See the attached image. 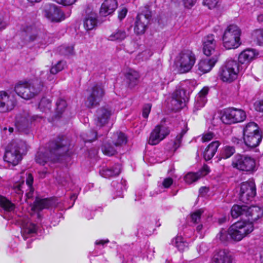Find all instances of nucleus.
Wrapping results in <instances>:
<instances>
[{"mask_svg": "<svg viewBox=\"0 0 263 263\" xmlns=\"http://www.w3.org/2000/svg\"><path fill=\"white\" fill-rule=\"evenodd\" d=\"M69 145V141L66 137H58L49 142L45 149H40L36 154L35 161L42 165L49 161H55L68 151Z\"/></svg>", "mask_w": 263, "mask_h": 263, "instance_id": "f257e3e1", "label": "nucleus"}, {"mask_svg": "<svg viewBox=\"0 0 263 263\" xmlns=\"http://www.w3.org/2000/svg\"><path fill=\"white\" fill-rule=\"evenodd\" d=\"M27 151V145L22 140L12 141L7 147L4 155V161L13 166L19 163L22 159V156Z\"/></svg>", "mask_w": 263, "mask_h": 263, "instance_id": "f03ea898", "label": "nucleus"}, {"mask_svg": "<svg viewBox=\"0 0 263 263\" xmlns=\"http://www.w3.org/2000/svg\"><path fill=\"white\" fill-rule=\"evenodd\" d=\"M21 30L26 43H34V45L40 47L46 45L48 42V35L33 24L23 25Z\"/></svg>", "mask_w": 263, "mask_h": 263, "instance_id": "7ed1b4c3", "label": "nucleus"}, {"mask_svg": "<svg viewBox=\"0 0 263 263\" xmlns=\"http://www.w3.org/2000/svg\"><path fill=\"white\" fill-rule=\"evenodd\" d=\"M43 83L39 79L19 82L15 87L16 93L22 98L29 100L37 95L42 90Z\"/></svg>", "mask_w": 263, "mask_h": 263, "instance_id": "20e7f679", "label": "nucleus"}, {"mask_svg": "<svg viewBox=\"0 0 263 263\" xmlns=\"http://www.w3.org/2000/svg\"><path fill=\"white\" fill-rule=\"evenodd\" d=\"M241 31L238 26L234 24L228 26L222 37L223 47L227 49L237 48L241 44Z\"/></svg>", "mask_w": 263, "mask_h": 263, "instance_id": "39448f33", "label": "nucleus"}, {"mask_svg": "<svg viewBox=\"0 0 263 263\" xmlns=\"http://www.w3.org/2000/svg\"><path fill=\"white\" fill-rule=\"evenodd\" d=\"M241 69V66L236 61L228 60L219 70L220 78L223 82H231L237 78V74Z\"/></svg>", "mask_w": 263, "mask_h": 263, "instance_id": "423d86ee", "label": "nucleus"}, {"mask_svg": "<svg viewBox=\"0 0 263 263\" xmlns=\"http://www.w3.org/2000/svg\"><path fill=\"white\" fill-rule=\"evenodd\" d=\"M253 230V225L246 221H239L233 224L228 229L231 239L239 241Z\"/></svg>", "mask_w": 263, "mask_h": 263, "instance_id": "0eeeda50", "label": "nucleus"}, {"mask_svg": "<svg viewBox=\"0 0 263 263\" xmlns=\"http://www.w3.org/2000/svg\"><path fill=\"white\" fill-rule=\"evenodd\" d=\"M246 117V114L243 110L229 107L224 109L221 120L226 124H232L243 122Z\"/></svg>", "mask_w": 263, "mask_h": 263, "instance_id": "6e6552de", "label": "nucleus"}, {"mask_svg": "<svg viewBox=\"0 0 263 263\" xmlns=\"http://www.w3.org/2000/svg\"><path fill=\"white\" fill-rule=\"evenodd\" d=\"M232 165L239 171L252 172L255 169L256 162L251 157L237 154L232 159Z\"/></svg>", "mask_w": 263, "mask_h": 263, "instance_id": "1a4fd4ad", "label": "nucleus"}, {"mask_svg": "<svg viewBox=\"0 0 263 263\" xmlns=\"http://www.w3.org/2000/svg\"><path fill=\"white\" fill-rule=\"evenodd\" d=\"M196 58L193 52L190 50L181 51L177 57V64L180 73L189 72L193 67Z\"/></svg>", "mask_w": 263, "mask_h": 263, "instance_id": "9d476101", "label": "nucleus"}, {"mask_svg": "<svg viewBox=\"0 0 263 263\" xmlns=\"http://www.w3.org/2000/svg\"><path fill=\"white\" fill-rule=\"evenodd\" d=\"M89 92L85 104L89 108L99 105L105 95L104 89L101 84L93 85L89 90Z\"/></svg>", "mask_w": 263, "mask_h": 263, "instance_id": "9b49d317", "label": "nucleus"}, {"mask_svg": "<svg viewBox=\"0 0 263 263\" xmlns=\"http://www.w3.org/2000/svg\"><path fill=\"white\" fill-rule=\"evenodd\" d=\"M256 185L253 180L243 182L240 186L239 200L243 203L251 201L256 195Z\"/></svg>", "mask_w": 263, "mask_h": 263, "instance_id": "f8f14e48", "label": "nucleus"}, {"mask_svg": "<svg viewBox=\"0 0 263 263\" xmlns=\"http://www.w3.org/2000/svg\"><path fill=\"white\" fill-rule=\"evenodd\" d=\"M45 16L51 22H60L64 20L66 16L59 7L54 4H49L44 8Z\"/></svg>", "mask_w": 263, "mask_h": 263, "instance_id": "ddd939ff", "label": "nucleus"}, {"mask_svg": "<svg viewBox=\"0 0 263 263\" xmlns=\"http://www.w3.org/2000/svg\"><path fill=\"white\" fill-rule=\"evenodd\" d=\"M169 133L170 131L167 127L158 125L151 132L148 142L151 145H156L163 140L169 134Z\"/></svg>", "mask_w": 263, "mask_h": 263, "instance_id": "4468645a", "label": "nucleus"}, {"mask_svg": "<svg viewBox=\"0 0 263 263\" xmlns=\"http://www.w3.org/2000/svg\"><path fill=\"white\" fill-rule=\"evenodd\" d=\"M217 42L215 40L213 34H209L205 36L203 40V51L204 54L206 56H210L212 54L219 55L218 51L216 50Z\"/></svg>", "mask_w": 263, "mask_h": 263, "instance_id": "2eb2a0df", "label": "nucleus"}, {"mask_svg": "<svg viewBox=\"0 0 263 263\" xmlns=\"http://www.w3.org/2000/svg\"><path fill=\"white\" fill-rule=\"evenodd\" d=\"M151 18L150 13L139 14L135 23L134 31L137 34H142L146 31Z\"/></svg>", "mask_w": 263, "mask_h": 263, "instance_id": "dca6fc26", "label": "nucleus"}, {"mask_svg": "<svg viewBox=\"0 0 263 263\" xmlns=\"http://www.w3.org/2000/svg\"><path fill=\"white\" fill-rule=\"evenodd\" d=\"M16 104L13 97L6 91H0V112H7L12 110Z\"/></svg>", "mask_w": 263, "mask_h": 263, "instance_id": "f3484780", "label": "nucleus"}, {"mask_svg": "<svg viewBox=\"0 0 263 263\" xmlns=\"http://www.w3.org/2000/svg\"><path fill=\"white\" fill-rule=\"evenodd\" d=\"M111 115V110L108 106H103L97 110L96 124L97 127H102L107 124Z\"/></svg>", "mask_w": 263, "mask_h": 263, "instance_id": "a211bd4d", "label": "nucleus"}, {"mask_svg": "<svg viewBox=\"0 0 263 263\" xmlns=\"http://www.w3.org/2000/svg\"><path fill=\"white\" fill-rule=\"evenodd\" d=\"M189 100V93L181 88H179L173 93L172 103L177 105V108H182L185 106L186 103Z\"/></svg>", "mask_w": 263, "mask_h": 263, "instance_id": "6ab92c4d", "label": "nucleus"}, {"mask_svg": "<svg viewBox=\"0 0 263 263\" xmlns=\"http://www.w3.org/2000/svg\"><path fill=\"white\" fill-rule=\"evenodd\" d=\"M263 216V210L259 206H252L247 208L246 216L247 218V223H253L262 217Z\"/></svg>", "mask_w": 263, "mask_h": 263, "instance_id": "aec40b11", "label": "nucleus"}, {"mask_svg": "<svg viewBox=\"0 0 263 263\" xmlns=\"http://www.w3.org/2000/svg\"><path fill=\"white\" fill-rule=\"evenodd\" d=\"M209 91V88L208 87H204L196 96L193 108L194 112L200 109L205 105L207 101L206 96Z\"/></svg>", "mask_w": 263, "mask_h": 263, "instance_id": "412c9836", "label": "nucleus"}, {"mask_svg": "<svg viewBox=\"0 0 263 263\" xmlns=\"http://www.w3.org/2000/svg\"><path fill=\"white\" fill-rule=\"evenodd\" d=\"M117 6L116 0H105L101 5L100 14L102 16H106L113 13Z\"/></svg>", "mask_w": 263, "mask_h": 263, "instance_id": "4be33fe9", "label": "nucleus"}, {"mask_svg": "<svg viewBox=\"0 0 263 263\" xmlns=\"http://www.w3.org/2000/svg\"><path fill=\"white\" fill-rule=\"evenodd\" d=\"M218 61L217 55H214L210 59L200 60L198 64V70L203 73L209 72Z\"/></svg>", "mask_w": 263, "mask_h": 263, "instance_id": "5701e85b", "label": "nucleus"}, {"mask_svg": "<svg viewBox=\"0 0 263 263\" xmlns=\"http://www.w3.org/2000/svg\"><path fill=\"white\" fill-rule=\"evenodd\" d=\"M125 82L130 88H134L138 85L139 79V73L133 69H129L125 74Z\"/></svg>", "mask_w": 263, "mask_h": 263, "instance_id": "b1692460", "label": "nucleus"}, {"mask_svg": "<svg viewBox=\"0 0 263 263\" xmlns=\"http://www.w3.org/2000/svg\"><path fill=\"white\" fill-rule=\"evenodd\" d=\"M262 139V135L261 133L256 134L243 135V141L245 144L251 148L257 146Z\"/></svg>", "mask_w": 263, "mask_h": 263, "instance_id": "393cba45", "label": "nucleus"}, {"mask_svg": "<svg viewBox=\"0 0 263 263\" xmlns=\"http://www.w3.org/2000/svg\"><path fill=\"white\" fill-rule=\"evenodd\" d=\"M232 257L227 250H220L214 255L213 263H232Z\"/></svg>", "mask_w": 263, "mask_h": 263, "instance_id": "a878e982", "label": "nucleus"}, {"mask_svg": "<svg viewBox=\"0 0 263 263\" xmlns=\"http://www.w3.org/2000/svg\"><path fill=\"white\" fill-rule=\"evenodd\" d=\"M209 172V168L207 165H204L203 170L196 173H189L184 177V180L188 184L192 183L196 181L202 176L206 175Z\"/></svg>", "mask_w": 263, "mask_h": 263, "instance_id": "bb28decb", "label": "nucleus"}, {"mask_svg": "<svg viewBox=\"0 0 263 263\" xmlns=\"http://www.w3.org/2000/svg\"><path fill=\"white\" fill-rule=\"evenodd\" d=\"M121 166L119 164H116L111 167H104L100 170V175L104 178H110L119 175Z\"/></svg>", "mask_w": 263, "mask_h": 263, "instance_id": "cd10ccee", "label": "nucleus"}, {"mask_svg": "<svg viewBox=\"0 0 263 263\" xmlns=\"http://www.w3.org/2000/svg\"><path fill=\"white\" fill-rule=\"evenodd\" d=\"M258 55L253 49H247L242 51L239 57V62L241 64H248L252 61Z\"/></svg>", "mask_w": 263, "mask_h": 263, "instance_id": "c85d7f7f", "label": "nucleus"}, {"mask_svg": "<svg viewBox=\"0 0 263 263\" xmlns=\"http://www.w3.org/2000/svg\"><path fill=\"white\" fill-rule=\"evenodd\" d=\"M220 143L218 141L211 142L205 148L203 153V157L206 161L211 160L215 155Z\"/></svg>", "mask_w": 263, "mask_h": 263, "instance_id": "c756f323", "label": "nucleus"}, {"mask_svg": "<svg viewBox=\"0 0 263 263\" xmlns=\"http://www.w3.org/2000/svg\"><path fill=\"white\" fill-rule=\"evenodd\" d=\"M54 205V203L52 200L49 199H36L32 208L34 210L40 211L44 209H48Z\"/></svg>", "mask_w": 263, "mask_h": 263, "instance_id": "7c9ffc66", "label": "nucleus"}, {"mask_svg": "<svg viewBox=\"0 0 263 263\" xmlns=\"http://www.w3.org/2000/svg\"><path fill=\"white\" fill-rule=\"evenodd\" d=\"M127 36L126 32L123 29H118L112 32L108 37L111 41L120 42L124 40Z\"/></svg>", "mask_w": 263, "mask_h": 263, "instance_id": "2f4dec72", "label": "nucleus"}, {"mask_svg": "<svg viewBox=\"0 0 263 263\" xmlns=\"http://www.w3.org/2000/svg\"><path fill=\"white\" fill-rule=\"evenodd\" d=\"M97 15L95 14L91 13L85 19L84 26L86 30H90L93 29L97 25Z\"/></svg>", "mask_w": 263, "mask_h": 263, "instance_id": "473e14b6", "label": "nucleus"}, {"mask_svg": "<svg viewBox=\"0 0 263 263\" xmlns=\"http://www.w3.org/2000/svg\"><path fill=\"white\" fill-rule=\"evenodd\" d=\"M247 206L239 205L237 204L234 205L231 209V215L233 218H236L239 216H246V212Z\"/></svg>", "mask_w": 263, "mask_h": 263, "instance_id": "72a5a7b5", "label": "nucleus"}, {"mask_svg": "<svg viewBox=\"0 0 263 263\" xmlns=\"http://www.w3.org/2000/svg\"><path fill=\"white\" fill-rule=\"evenodd\" d=\"M172 244L179 251H183L187 247V242L181 236H177L172 240Z\"/></svg>", "mask_w": 263, "mask_h": 263, "instance_id": "f704fd0d", "label": "nucleus"}, {"mask_svg": "<svg viewBox=\"0 0 263 263\" xmlns=\"http://www.w3.org/2000/svg\"><path fill=\"white\" fill-rule=\"evenodd\" d=\"M30 122L29 119L26 117H21L17 118L15 125L20 132H26L29 126Z\"/></svg>", "mask_w": 263, "mask_h": 263, "instance_id": "c9c22d12", "label": "nucleus"}, {"mask_svg": "<svg viewBox=\"0 0 263 263\" xmlns=\"http://www.w3.org/2000/svg\"><path fill=\"white\" fill-rule=\"evenodd\" d=\"M257 133L261 132L259 131L257 124L253 122L248 123L243 130V135H251Z\"/></svg>", "mask_w": 263, "mask_h": 263, "instance_id": "e433bc0d", "label": "nucleus"}, {"mask_svg": "<svg viewBox=\"0 0 263 263\" xmlns=\"http://www.w3.org/2000/svg\"><path fill=\"white\" fill-rule=\"evenodd\" d=\"M0 206L6 211L11 212L15 209V205L5 197L0 196Z\"/></svg>", "mask_w": 263, "mask_h": 263, "instance_id": "4c0bfd02", "label": "nucleus"}, {"mask_svg": "<svg viewBox=\"0 0 263 263\" xmlns=\"http://www.w3.org/2000/svg\"><path fill=\"white\" fill-rule=\"evenodd\" d=\"M67 103L66 101L62 99H59L56 102V116L60 117V116L65 111L67 108Z\"/></svg>", "mask_w": 263, "mask_h": 263, "instance_id": "58836bf2", "label": "nucleus"}, {"mask_svg": "<svg viewBox=\"0 0 263 263\" xmlns=\"http://www.w3.org/2000/svg\"><path fill=\"white\" fill-rule=\"evenodd\" d=\"M59 52L64 56H69L74 54V48L72 45H62L59 47Z\"/></svg>", "mask_w": 263, "mask_h": 263, "instance_id": "ea45409f", "label": "nucleus"}, {"mask_svg": "<svg viewBox=\"0 0 263 263\" xmlns=\"http://www.w3.org/2000/svg\"><path fill=\"white\" fill-rule=\"evenodd\" d=\"M98 133L96 130H92L88 133H83L81 135L82 139L85 142H90L97 139Z\"/></svg>", "mask_w": 263, "mask_h": 263, "instance_id": "a19ab883", "label": "nucleus"}, {"mask_svg": "<svg viewBox=\"0 0 263 263\" xmlns=\"http://www.w3.org/2000/svg\"><path fill=\"white\" fill-rule=\"evenodd\" d=\"M103 153L107 156H110L116 153V149L109 143H105L102 147Z\"/></svg>", "mask_w": 263, "mask_h": 263, "instance_id": "79ce46f5", "label": "nucleus"}, {"mask_svg": "<svg viewBox=\"0 0 263 263\" xmlns=\"http://www.w3.org/2000/svg\"><path fill=\"white\" fill-rule=\"evenodd\" d=\"M51 104L49 99L43 98L39 104V108L42 111H45L49 110L51 108Z\"/></svg>", "mask_w": 263, "mask_h": 263, "instance_id": "37998d69", "label": "nucleus"}, {"mask_svg": "<svg viewBox=\"0 0 263 263\" xmlns=\"http://www.w3.org/2000/svg\"><path fill=\"white\" fill-rule=\"evenodd\" d=\"M65 62L63 61H59L55 65L52 66L50 70V73L55 74L64 69Z\"/></svg>", "mask_w": 263, "mask_h": 263, "instance_id": "c03bdc74", "label": "nucleus"}, {"mask_svg": "<svg viewBox=\"0 0 263 263\" xmlns=\"http://www.w3.org/2000/svg\"><path fill=\"white\" fill-rule=\"evenodd\" d=\"M235 148L233 146H227L223 148L222 157L224 159L230 157L235 153Z\"/></svg>", "mask_w": 263, "mask_h": 263, "instance_id": "a18cd8bd", "label": "nucleus"}, {"mask_svg": "<svg viewBox=\"0 0 263 263\" xmlns=\"http://www.w3.org/2000/svg\"><path fill=\"white\" fill-rule=\"evenodd\" d=\"M203 213L202 209H199L193 212L191 215L192 221L194 223H198L200 221L201 216Z\"/></svg>", "mask_w": 263, "mask_h": 263, "instance_id": "49530a36", "label": "nucleus"}, {"mask_svg": "<svg viewBox=\"0 0 263 263\" xmlns=\"http://www.w3.org/2000/svg\"><path fill=\"white\" fill-rule=\"evenodd\" d=\"M217 238L222 242H226L231 239L229 235L228 230L222 229L217 234Z\"/></svg>", "mask_w": 263, "mask_h": 263, "instance_id": "de8ad7c7", "label": "nucleus"}, {"mask_svg": "<svg viewBox=\"0 0 263 263\" xmlns=\"http://www.w3.org/2000/svg\"><path fill=\"white\" fill-rule=\"evenodd\" d=\"M117 140L114 143V144L116 146H121L126 143V137L123 133H120L117 135Z\"/></svg>", "mask_w": 263, "mask_h": 263, "instance_id": "09e8293b", "label": "nucleus"}, {"mask_svg": "<svg viewBox=\"0 0 263 263\" xmlns=\"http://www.w3.org/2000/svg\"><path fill=\"white\" fill-rule=\"evenodd\" d=\"M186 130H182L180 134L177 135L175 138V140L174 142V146L173 147L174 150L176 151L178 147H180L182 139L184 135L186 133Z\"/></svg>", "mask_w": 263, "mask_h": 263, "instance_id": "8fccbe9b", "label": "nucleus"}, {"mask_svg": "<svg viewBox=\"0 0 263 263\" xmlns=\"http://www.w3.org/2000/svg\"><path fill=\"white\" fill-rule=\"evenodd\" d=\"M36 226L32 223H30L27 224L26 227L24 228L23 233L30 235L36 233Z\"/></svg>", "mask_w": 263, "mask_h": 263, "instance_id": "3c124183", "label": "nucleus"}, {"mask_svg": "<svg viewBox=\"0 0 263 263\" xmlns=\"http://www.w3.org/2000/svg\"><path fill=\"white\" fill-rule=\"evenodd\" d=\"M219 1V0H203V4L211 9L216 7Z\"/></svg>", "mask_w": 263, "mask_h": 263, "instance_id": "603ef678", "label": "nucleus"}, {"mask_svg": "<svg viewBox=\"0 0 263 263\" xmlns=\"http://www.w3.org/2000/svg\"><path fill=\"white\" fill-rule=\"evenodd\" d=\"M25 185L24 181L17 183L14 185L13 190L14 192L18 195H23L24 191L22 190L23 186Z\"/></svg>", "mask_w": 263, "mask_h": 263, "instance_id": "864d4df0", "label": "nucleus"}, {"mask_svg": "<svg viewBox=\"0 0 263 263\" xmlns=\"http://www.w3.org/2000/svg\"><path fill=\"white\" fill-rule=\"evenodd\" d=\"M215 136V134L212 132L205 133L202 135L201 140L203 142H209L214 139Z\"/></svg>", "mask_w": 263, "mask_h": 263, "instance_id": "5fc2aeb1", "label": "nucleus"}, {"mask_svg": "<svg viewBox=\"0 0 263 263\" xmlns=\"http://www.w3.org/2000/svg\"><path fill=\"white\" fill-rule=\"evenodd\" d=\"M254 36L260 45H263V30H258L254 32Z\"/></svg>", "mask_w": 263, "mask_h": 263, "instance_id": "6e6d98bb", "label": "nucleus"}, {"mask_svg": "<svg viewBox=\"0 0 263 263\" xmlns=\"http://www.w3.org/2000/svg\"><path fill=\"white\" fill-rule=\"evenodd\" d=\"M152 105L151 104H146L144 105L143 108L142 116L144 118H147L151 111Z\"/></svg>", "mask_w": 263, "mask_h": 263, "instance_id": "4d7b16f0", "label": "nucleus"}, {"mask_svg": "<svg viewBox=\"0 0 263 263\" xmlns=\"http://www.w3.org/2000/svg\"><path fill=\"white\" fill-rule=\"evenodd\" d=\"M63 6H70L75 3L77 0H53Z\"/></svg>", "mask_w": 263, "mask_h": 263, "instance_id": "13d9d810", "label": "nucleus"}, {"mask_svg": "<svg viewBox=\"0 0 263 263\" xmlns=\"http://www.w3.org/2000/svg\"><path fill=\"white\" fill-rule=\"evenodd\" d=\"M197 0H182L184 6L188 9L191 8L196 3Z\"/></svg>", "mask_w": 263, "mask_h": 263, "instance_id": "bf43d9fd", "label": "nucleus"}, {"mask_svg": "<svg viewBox=\"0 0 263 263\" xmlns=\"http://www.w3.org/2000/svg\"><path fill=\"white\" fill-rule=\"evenodd\" d=\"M173 183V180L172 178L168 177L165 178L162 183V185L164 188H168Z\"/></svg>", "mask_w": 263, "mask_h": 263, "instance_id": "052dcab7", "label": "nucleus"}, {"mask_svg": "<svg viewBox=\"0 0 263 263\" xmlns=\"http://www.w3.org/2000/svg\"><path fill=\"white\" fill-rule=\"evenodd\" d=\"M255 105L257 110L263 112V98L256 102Z\"/></svg>", "mask_w": 263, "mask_h": 263, "instance_id": "680f3d73", "label": "nucleus"}, {"mask_svg": "<svg viewBox=\"0 0 263 263\" xmlns=\"http://www.w3.org/2000/svg\"><path fill=\"white\" fill-rule=\"evenodd\" d=\"M33 177L31 174H28L26 179V184L28 187H32Z\"/></svg>", "mask_w": 263, "mask_h": 263, "instance_id": "e2e57ef3", "label": "nucleus"}, {"mask_svg": "<svg viewBox=\"0 0 263 263\" xmlns=\"http://www.w3.org/2000/svg\"><path fill=\"white\" fill-rule=\"evenodd\" d=\"M127 12V10L125 8H122L119 12L118 17L120 20H122L124 18L126 15Z\"/></svg>", "mask_w": 263, "mask_h": 263, "instance_id": "0e129e2a", "label": "nucleus"}, {"mask_svg": "<svg viewBox=\"0 0 263 263\" xmlns=\"http://www.w3.org/2000/svg\"><path fill=\"white\" fill-rule=\"evenodd\" d=\"M7 25V23L5 21L3 16L0 15V30L5 29Z\"/></svg>", "mask_w": 263, "mask_h": 263, "instance_id": "69168bd1", "label": "nucleus"}, {"mask_svg": "<svg viewBox=\"0 0 263 263\" xmlns=\"http://www.w3.org/2000/svg\"><path fill=\"white\" fill-rule=\"evenodd\" d=\"M29 189V191L27 192L25 194L26 198L30 199L32 197L33 193V189L32 187H28Z\"/></svg>", "mask_w": 263, "mask_h": 263, "instance_id": "338daca9", "label": "nucleus"}, {"mask_svg": "<svg viewBox=\"0 0 263 263\" xmlns=\"http://www.w3.org/2000/svg\"><path fill=\"white\" fill-rule=\"evenodd\" d=\"M232 141L234 144L236 145H238L242 142L241 139L237 138L236 137H233L232 138Z\"/></svg>", "mask_w": 263, "mask_h": 263, "instance_id": "774afa93", "label": "nucleus"}]
</instances>
